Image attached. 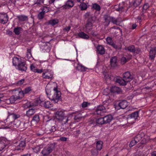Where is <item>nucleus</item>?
Masks as SVG:
<instances>
[{"label":"nucleus","instance_id":"obj_45","mask_svg":"<svg viewBox=\"0 0 156 156\" xmlns=\"http://www.w3.org/2000/svg\"><path fill=\"white\" fill-rule=\"evenodd\" d=\"M92 7L93 9L97 11H100L101 9L100 6L96 3H94L93 4Z\"/></svg>","mask_w":156,"mask_h":156},{"label":"nucleus","instance_id":"obj_6","mask_svg":"<svg viewBox=\"0 0 156 156\" xmlns=\"http://www.w3.org/2000/svg\"><path fill=\"white\" fill-rule=\"evenodd\" d=\"M54 146L50 144L45 147L42 150L41 153L44 156H47L51 153L54 150Z\"/></svg>","mask_w":156,"mask_h":156},{"label":"nucleus","instance_id":"obj_54","mask_svg":"<svg viewBox=\"0 0 156 156\" xmlns=\"http://www.w3.org/2000/svg\"><path fill=\"white\" fill-rule=\"evenodd\" d=\"M31 90V87H29L25 88L23 91L25 94H26L30 92Z\"/></svg>","mask_w":156,"mask_h":156},{"label":"nucleus","instance_id":"obj_10","mask_svg":"<svg viewBox=\"0 0 156 156\" xmlns=\"http://www.w3.org/2000/svg\"><path fill=\"white\" fill-rule=\"evenodd\" d=\"M27 68L26 63L23 60L16 67L17 69L22 72L26 71L27 69Z\"/></svg>","mask_w":156,"mask_h":156},{"label":"nucleus","instance_id":"obj_7","mask_svg":"<svg viewBox=\"0 0 156 156\" xmlns=\"http://www.w3.org/2000/svg\"><path fill=\"white\" fill-rule=\"evenodd\" d=\"M105 24L108 26L110 22L111 21L113 24L116 25L118 24V22L116 19L111 16H105Z\"/></svg>","mask_w":156,"mask_h":156},{"label":"nucleus","instance_id":"obj_47","mask_svg":"<svg viewBox=\"0 0 156 156\" xmlns=\"http://www.w3.org/2000/svg\"><path fill=\"white\" fill-rule=\"evenodd\" d=\"M19 20L21 21H24L26 20L27 19V17L24 16H20L18 17Z\"/></svg>","mask_w":156,"mask_h":156},{"label":"nucleus","instance_id":"obj_51","mask_svg":"<svg viewBox=\"0 0 156 156\" xmlns=\"http://www.w3.org/2000/svg\"><path fill=\"white\" fill-rule=\"evenodd\" d=\"M124 5L123 3L119 4V7L118 9H117V10L119 11H122L124 8Z\"/></svg>","mask_w":156,"mask_h":156},{"label":"nucleus","instance_id":"obj_22","mask_svg":"<svg viewBox=\"0 0 156 156\" xmlns=\"http://www.w3.org/2000/svg\"><path fill=\"white\" fill-rule=\"evenodd\" d=\"M64 113L62 111H58L56 112L55 118L59 120L60 121L64 116Z\"/></svg>","mask_w":156,"mask_h":156},{"label":"nucleus","instance_id":"obj_12","mask_svg":"<svg viewBox=\"0 0 156 156\" xmlns=\"http://www.w3.org/2000/svg\"><path fill=\"white\" fill-rule=\"evenodd\" d=\"M128 105V103L126 101H122L119 104L118 106H116L115 108L117 110L119 108L124 109L126 108Z\"/></svg>","mask_w":156,"mask_h":156},{"label":"nucleus","instance_id":"obj_30","mask_svg":"<svg viewBox=\"0 0 156 156\" xmlns=\"http://www.w3.org/2000/svg\"><path fill=\"white\" fill-rule=\"evenodd\" d=\"M74 5L73 2L71 0H68L66 4L64 6V8H67V7H72Z\"/></svg>","mask_w":156,"mask_h":156},{"label":"nucleus","instance_id":"obj_2","mask_svg":"<svg viewBox=\"0 0 156 156\" xmlns=\"http://www.w3.org/2000/svg\"><path fill=\"white\" fill-rule=\"evenodd\" d=\"M20 117V116L19 115H16L14 114H11L8 116L6 119L7 121H9L10 119H12V120H14L13 122L12 120L10 121V122L11 124H13V127H18L21 124V122L17 119Z\"/></svg>","mask_w":156,"mask_h":156},{"label":"nucleus","instance_id":"obj_1","mask_svg":"<svg viewBox=\"0 0 156 156\" xmlns=\"http://www.w3.org/2000/svg\"><path fill=\"white\" fill-rule=\"evenodd\" d=\"M25 142L24 141H14L12 145L9 146L6 151L8 156H10L12 154H15L16 152L19 153L23 151L25 146Z\"/></svg>","mask_w":156,"mask_h":156},{"label":"nucleus","instance_id":"obj_40","mask_svg":"<svg viewBox=\"0 0 156 156\" xmlns=\"http://www.w3.org/2000/svg\"><path fill=\"white\" fill-rule=\"evenodd\" d=\"M44 0H34V5H37V6H40L44 2Z\"/></svg>","mask_w":156,"mask_h":156},{"label":"nucleus","instance_id":"obj_20","mask_svg":"<svg viewBox=\"0 0 156 156\" xmlns=\"http://www.w3.org/2000/svg\"><path fill=\"white\" fill-rule=\"evenodd\" d=\"M110 91L112 93L117 94H119L122 92V90L120 88L116 86L112 87L110 89Z\"/></svg>","mask_w":156,"mask_h":156},{"label":"nucleus","instance_id":"obj_9","mask_svg":"<svg viewBox=\"0 0 156 156\" xmlns=\"http://www.w3.org/2000/svg\"><path fill=\"white\" fill-rule=\"evenodd\" d=\"M107 112L105 107L103 105H99L95 109V112L98 115H103Z\"/></svg>","mask_w":156,"mask_h":156},{"label":"nucleus","instance_id":"obj_31","mask_svg":"<svg viewBox=\"0 0 156 156\" xmlns=\"http://www.w3.org/2000/svg\"><path fill=\"white\" fill-rule=\"evenodd\" d=\"M35 112V110L34 109H29L27 111L26 114L28 117L31 116Z\"/></svg>","mask_w":156,"mask_h":156},{"label":"nucleus","instance_id":"obj_17","mask_svg":"<svg viewBox=\"0 0 156 156\" xmlns=\"http://www.w3.org/2000/svg\"><path fill=\"white\" fill-rule=\"evenodd\" d=\"M45 129L46 132L47 133H51L54 132L56 130L55 126H48V125L46 126Z\"/></svg>","mask_w":156,"mask_h":156},{"label":"nucleus","instance_id":"obj_61","mask_svg":"<svg viewBox=\"0 0 156 156\" xmlns=\"http://www.w3.org/2000/svg\"><path fill=\"white\" fill-rule=\"evenodd\" d=\"M36 101L37 104H40L43 102V101L41 100L40 98H39L36 99Z\"/></svg>","mask_w":156,"mask_h":156},{"label":"nucleus","instance_id":"obj_36","mask_svg":"<svg viewBox=\"0 0 156 156\" xmlns=\"http://www.w3.org/2000/svg\"><path fill=\"white\" fill-rule=\"evenodd\" d=\"M20 99L17 96V95H13L9 99L11 103H14L17 100Z\"/></svg>","mask_w":156,"mask_h":156},{"label":"nucleus","instance_id":"obj_25","mask_svg":"<svg viewBox=\"0 0 156 156\" xmlns=\"http://www.w3.org/2000/svg\"><path fill=\"white\" fill-rule=\"evenodd\" d=\"M30 69L34 73H41L43 72L42 69H38L32 64L30 65Z\"/></svg>","mask_w":156,"mask_h":156},{"label":"nucleus","instance_id":"obj_24","mask_svg":"<svg viewBox=\"0 0 156 156\" xmlns=\"http://www.w3.org/2000/svg\"><path fill=\"white\" fill-rule=\"evenodd\" d=\"M77 35L80 37L85 40H88L89 37L88 35L83 32L79 33Z\"/></svg>","mask_w":156,"mask_h":156},{"label":"nucleus","instance_id":"obj_35","mask_svg":"<svg viewBox=\"0 0 156 156\" xmlns=\"http://www.w3.org/2000/svg\"><path fill=\"white\" fill-rule=\"evenodd\" d=\"M103 142L101 141H98L96 142V148L98 150H101L102 148Z\"/></svg>","mask_w":156,"mask_h":156},{"label":"nucleus","instance_id":"obj_42","mask_svg":"<svg viewBox=\"0 0 156 156\" xmlns=\"http://www.w3.org/2000/svg\"><path fill=\"white\" fill-rule=\"evenodd\" d=\"M104 77L106 79H111V76L109 75V73L107 72H104L103 73Z\"/></svg>","mask_w":156,"mask_h":156},{"label":"nucleus","instance_id":"obj_23","mask_svg":"<svg viewBox=\"0 0 156 156\" xmlns=\"http://www.w3.org/2000/svg\"><path fill=\"white\" fill-rule=\"evenodd\" d=\"M72 116L71 115L69 116H64L62 119L60 120L63 124H65L67 123L68 122L71 120Z\"/></svg>","mask_w":156,"mask_h":156},{"label":"nucleus","instance_id":"obj_27","mask_svg":"<svg viewBox=\"0 0 156 156\" xmlns=\"http://www.w3.org/2000/svg\"><path fill=\"white\" fill-rule=\"evenodd\" d=\"M58 22V20L57 19H51L47 22V24L48 25H51L53 26L57 24Z\"/></svg>","mask_w":156,"mask_h":156},{"label":"nucleus","instance_id":"obj_50","mask_svg":"<svg viewBox=\"0 0 156 156\" xmlns=\"http://www.w3.org/2000/svg\"><path fill=\"white\" fill-rule=\"evenodd\" d=\"M50 10L49 7L44 6L42 9V11L45 14V13L48 12Z\"/></svg>","mask_w":156,"mask_h":156},{"label":"nucleus","instance_id":"obj_43","mask_svg":"<svg viewBox=\"0 0 156 156\" xmlns=\"http://www.w3.org/2000/svg\"><path fill=\"white\" fill-rule=\"evenodd\" d=\"M21 29V27H17L14 28V32L16 34L18 35L20 33Z\"/></svg>","mask_w":156,"mask_h":156},{"label":"nucleus","instance_id":"obj_52","mask_svg":"<svg viewBox=\"0 0 156 156\" xmlns=\"http://www.w3.org/2000/svg\"><path fill=\"white\" fill-rule=\"evenodd\" d=\"M27 51V52L26 55L27 57L28 58H30L32 56L31 53V50L30 49H28Z\"/></svg>","mask_w":156,"mask_h":156},{"label":"nucleus","instance_id":"obj_39","mask_svg":"<svg viewBox=\"0 0 156 156\" xmlns=\"http://www.w3.org/2000/svg\"><path fill=\"white\" fill-rule=\"evenodd\" d=\"M40 119L39 115H36L33 117L32 121L34 122L35 123H37L39 122Z\"/></svg>","mask_w":156,"mask_h":156},{"label":"nucleus","instance_id":"obj_21","mask_svg":"<svg viewBox=\"0 0 156 156\" xmlns=\"http://www.w3.org/2000/svg\"><path fill=\"white\" fill-rule=\"evenodd\" d=\"M106 41L108 44L111 45L114 48L116 49L118 48L117 46L113 42L112 39L111 37H107L106 39Z\"/></svg>","mask_w":156,"mask_h":156},{"label":"nucleus","instance_id":"obj_32","mask_svg":"<svg viewBox=\"0 0 156 156\" xmlns=\"http://www.w3.org/2000/svg\"><path fill=\"white\" fill-rule=\"evenodd\" d=\"M116 81L120 85H126L127 83L123 78L122 79V78L117 79H116Z\"/></svg>","mask_w":156,"mask_h":156},{"label":"nucleus","instance_id":"obj_3","mask_svg":"<svg viewBox=\"0 0 156 156\" xmlns=\"http://www.w3.org/2000/svg\"><path fill=\"white\" fill-rule=\"evenodd\" d=\"M53 90V94L52 96L51 100L55 103H57L61 99V93L59 90H58L57 87H54Z\"/></svg>","mask_w":156,"mask_h":156},{"label":"nucleus","instance_id":"obj_34","mask_svg":"<svg viewBox=\"0 0 156 156\" xmlns=\"http://www.w3.org/2000/svg\"><path fill=\"white\" fill-rule=\"evenodd\" d=\"M42 147V145H37L36 147L32 148V149L33 151L35 153H37L40 151L41 148Z\"/></svg>","mask_w":156,"mask_h":156},{"label":"nucleus","instance_id":"obj_41","mask_svg":"<svg viewBox=\"0 0 156 156\" xmlns=\"http://www.w3.org/2000/svg\"><path fill=\"white\" fill-rule=\"evenodd\" d=\"M96 122L97 124L100 125H102L105 124L103 117L97 119L96 120Z\"/></svg>","mask_w":156,"mask_h":156},{"label":"nucleus","instance_id":"obj_44","mask_svg":"<svg viewBox=\"0 0 156 156\" xmlns=\"http://www.w3.org/2000/svg\"><path fill=\"white\" fill-rule=\"evenodd\" d=\"M79 6L81 10H85L87 8V5L84 3H81Z\"/></svg>","mask_w":156,"mask_h":156},{"label":"nucleus","instance_id":"obj_28","mask_svg":"<svg viewBox=\"0 0 156 156\" xmlns=\"http://www.w3.org/2000/svg\"><path fill=\"white\" fill-rule=\"evenodd\" d=\"M105 124L109 123L112 119V117L111 115H108L103 117Z\"/></svg>","mask_w":156,"mask_h":156},{"label":"nucleus","instance_id":"obj_53","mask_svg":"<svg viewBox=\"0 0 156 156\" xmlns=\"http://www.w3.org/2000/svg\"><path fill=\"white\" fill-rule=\"evenodd\" d=\"M90 103L87 102H84L82 104V106L83 108H85L90 105Z\"/></svg>","mask_w":156,"mask_h":156},{"label":"nucleus","instance_id":"obj_33","mask_svg":"<svg viewBox=\"0 0 156 156\" xmlns=\"http://www.w3.org/2000/svg\"><path fill=\"white\" fill-rule=\"evenodd\" d=\"M97 49L98 53L102 55L105 53V49L102 46H98L97 48Z\"/></svg>","mask_w":156,"mask_h":156},{"label":"nucleus","instance_id":"obj_57","mask_svg":"<svg viewBox=\"0 0 156 156\" xmlns=\"http://www.w3.org/2000/svg\"><path fill=\"white\" fill-rule=\"evenodd\" d=\"M49 87L48 85H47L45 89L46 93L48 95L50 94L51 91L48 89Z\"/></svg>","mask_w":156,"mask_h":156},{"label":"nucleus","instance_id":"obj_59","mask_svg":"<svg viewBox=\"0 0 156 156\" xmlns=\"http://www.w3.org/2000/svg\"><path fill=\"white\" fill-rule=\"evenodd\" d=\"M24 81V79H22L20 80H19L17 84L18 85H21L22 84H23Z\"/></svg>","mask_w":156,"mask_h":156},{"label":"nucleus","instance_id":"obj_37","mask_svg":"<svg viewBox=\"0 0 156 156\" xmlns=\"http://www.w3.org/2000/svg\"><path fill=\"white\" fill-rule=\"evenodd\" d=\"M44 105L46 108H50L52 107L53 105L50 101H46L44 103Z\"/></svg>","mask_w":156,"mask_h":156},{"label":"nucleus","instance_id":"obj_8","mask_svg":"<svg viewBox=\"0 0 156 156\" xmlns=\"http://www.w3.org/2000/svg\"><path fill=\"white\" fill-rule=\"evenodd\" d=\"M42 76L46 79H51L53 78V73L51 71L48 69H44L43 71Z\"/></svg>","mask_w":156,"mask_h":156},{"label":"nucleus","instance_id":"obj_56","mask_svg":"<svg viewBox=\"0 0 156 156\" xmlns=\"http://www.w3.org/2000/svg\"><path fill=\"white\" fill-rule=\"evenodd\" d=\"M127 62V59L125 57H122L121 60V64H124Z\"/></svg>","mask_w":156,"mask_h":156},{"label":"nucleus","instance_id":"obj_29","mask_svg":"<svg viewBox=\"0 0 156 156\" xmlns=\"http://www.w3.org/2000/svg\"><path fill=\"white\" fill-rule=\"evenodd\" d=\"M73 114H75L76 115L75 116L74 119L75 120H77L78 119H80L82 117L81 112L79 111L76 112L72 113Z\"/></svg>","mask_w":156,"mask_h":156},{"label":"nucleus","instance_id":"obj_16","mask_svg":"<svg viewBox=\"0 0 156 156\" xmlns=\"http://www.w3.org/2000/svg\"><path fill=\"white\" fill-rule=\"evenodd\" d=\"M156 52V48L153 47L151 48L149 52V57L150 58L152 59L153 60L155 56Z\"/></svg>","mask_w":156,"mask_h":156},{"label":"nucleus","instance_id":"obj_38","mask_svg":"<svg viewBox=\"0 0 156 156\" xmlns=\"http://www.w3.org/2000/svg\"><path fill=\"white\" fill-rule=\"evenodd\" d=\"M92 24L90 22H87L86 24V28L87 31H88L92 29Z\"/></svg>","mask_w":156,"mask_h":156},{"label":"nucleus","instance_id":"obj_46","mask_svg":"<svg viewBox=\"0 0 156 156\" xmlns=\"http://www.w3.org/2000/svg\"><path fill=\"white\" fill-rule=\"evenodd\" d=\"M97 149H94L91 150V153L92 155L93 156H97L98 154V151Z\"/></svg>","mask_w":156,"mask_h":156},{"label":"nucleus","instance_id":"obj_60","mask_svg":"<svg viewBox=\"0 0 156 156\" xmlns=\"http://www.w3.org/2000/svg\"><path fill=\"white\" fill-rule=\"evenodd\" d=\"M59 140L62 141H66L67 140V138L64 137H62L60 138Z\"/></svg>","mask_w":156,"mask_h":156},{"label":"nucleus","instance_id":"obj_58","mask_svg":"<svg viewBox=\"0 0 156 156\" xmlns=\"http://www.w3.org/2000/svg\"><path fill=\"white\" fill-rule=\"evenodd\" d=\"M149 7V4L147 3H145V4L144 5L143 7V11H144V10H146Z\"/></svg>","mask_w":156,"mask_h":156},{"label":"nucleus","instance_id":"obj_48","mask_svg":"<svg viewBox=\"0 0 156 156\" xmlns=\"http://www.w3.org/2000/svg\"><path fill=\"white\" fill-rule=\"evenodd\" d=\"M44 13L42 11L40 12L38 15V18L39 20H41L42 19L44 15Z\"/></svg>","mask_w":156,"mask_h":156},{"label":"nucleus","instance_id":"obj_49","mask_svg":"<svg viewBox=\"0 0 156 156\" xmlns=\"http://www.w3.org/2000/svg\"><path fill=\"white\" fill-rule=\"evenodd\" d=\"M128 50L130 52H133L135 51V48L133 45H131L128 48Z\"/></svg>","mask_w":156,"mask_h":156},{"label":"nucleus","instance_id":"obj_14","mask_svg":"<svg viewBox=\"0 0 156 156\" xmlns=\"http://www.w3.org/2000/svg\"><path fill=\"white\" fill-rule=\"evenodd\" d=\"M8 141L5 138L0 140V151H2L5 147Z\"/></svg>","mask_w":156,"mask_h":156},{"label":"nucleus","instance_id":"obj_11","mask_svg":"<svg viewBox=\"0 0 156 156\" xmlns=\"http://www.w3.org/2000/svg\"><path fill=\"white\" fill-rule=\"evenodd\" d=\"M8 20V17L6 13H0V23L5 24L7 22Z\"/></svg>","mask_w":156,"mask_h":156},{"label":"nucleus","instance_id":"obj_5","mask_svg":"<svg viewBox=\"0 0 156 156\" xmlns=\"http://www.w3.org/2000/svg\"><path fill=\"white\" fill-rule=\"evenodd\" d=\"M145 136L144 133L142 132L140 133L137 135L134 138L135 141L137 143L139 142L143 138L141 141L140 143L142 144H145L147 141L145 139Z\"/></svg>","mask_w":156,"mask_h":156},{"label":"nucleus","instance_id":"obj_64","mask_svg":"<svg viewBox=\"0 0 156 156\" xmlns=\"http://www.w3.org/2000/svg\"><path fill=\"white\" fill-rule=\"evenodd\" d=\"M142 0H135V2L137 5H139L140 4Z\"/></svg>","mask_w":156,"mask_h":156},{"label":"nucleus","instance_id":"obj_62","mask_svg":"<svg viewBox=\"0 0 156 156\" xmlns=\"http://www.w3.org/2000/svg\"><path fill=\"white\" fill-rule=\"evenodd\" d=\"M71 27L70 26H68L65 27L64 29V30H65L67 32H68L70 29Z\"/></svg>","mask_w":156,"mask_h":156},{"label":"nucleus","instance_id":"obj_4","mask_svg":"<svg viewBox=\"0 0 156 156\" xmlns=\"http://www.w3.org/2000/svg\"><path fill=\"white\" fill-rule=\"evenodd\" d=\"M139 117V112H134L129 115L127 117V122L129 124L135 122V121Z\"/></svg>","mask_w":156,"mask_h":156},{"label":"nucleus","instance_id":"obj_55","mask_svg":"<svg viewBox=\"0 0 156 156\" xmlns=\"http://www.w3.org/2000/svg\"><path fill=\"white\" fill-rule=\"evenodd\" d=\"M137 142L135 141L133 139L130 142L129 144V146L130 147H132L134 146L135 144H136Z\"/></svg>","mask_w":156,"mask_h":156},{"label":"nucleus","instance_id":"obj_26","mask_svg":"<svg viewBox=\"0 0 156 156\" xmlns=\"http://www.w3.org/2000/svg\"><path fill=\"white\" fill-rule=\"evenodd\" d=\"M15 91L16 92L15 93L17 94V96L20 99H21L23 97H24V94H25L23 90H22L20 89L18 90H15Z\"/></svg>","mask_w":156,"mask_h":156},{"label":"nucleus","instance_id":"obj_15","mask_svg":"<svg viewBox=\"0 0 156 156\" xmlns=\"http://www.w3.org/2000/svg\"><path fill=\"white\" fill-rule=\"evenodd\" d=\"M23 60L20 58L14 57L12 58L13 65L15 66L16 67Z\"/></svg>","mask_w":156,"mask_h":156},{"label":"nucleus","instance_id":"obj_19","mask_svg":"<svg viewBox=\"0 0 156 156\" xmlns=\"http://www.w3.org/2000/svg\"><path fill=\"white\" fill-rule=\"evenodd\" d=\"M110 62L112 67H116L117 65V58L115 56L112 57L110 59Z\"/></svg>","mask_w":156,"mask_h":156},{"label":"nucleus","instance_id":"obj_18","mask_svg":"<svg viewBox=\"0 0 156 156\" xmlns=\"http://www.w3.org/2000/svg\"><path fill=\"white\" fill-rule=\"evenodd\" d=\"M76 68V69L83 72L87 71V70L88 69L87 68L85 67L80 63L77 64V66Z\"/></svg>","mask_w":156,"mask_h":156},{"label":"nucleus","instance_id":"obj_63","mask_svg":"<svg viewBox=\"0 0 156 156\" xmlns=\"http://www.w3.org/2000/svg\"><path fill=\"white\" fill-rule=\"evenodd\" d=\"M6 34L9 36H11L12 34V32L11 31L8 30L6 31Z\"/></svg>","mask_w":156,"mask_h":156},{"label":"nucleus","instance_id":"obj_13","mask_svg":"<svg viewBox=\"0 0 156 156\" xmlns=\"http://www.w3.org/2000/svg\"><path fill=\"white\" fill-rule=\"evenodd\" d=\"M123 79L124 80H126L127 83L130 81L132 79V77L130 74V73L129 72H127L123 74Z\"/></svg>","mask_w":156,"mask_h":156}]
</instances>
